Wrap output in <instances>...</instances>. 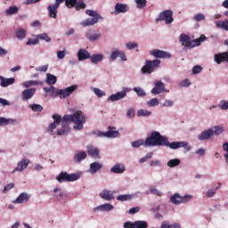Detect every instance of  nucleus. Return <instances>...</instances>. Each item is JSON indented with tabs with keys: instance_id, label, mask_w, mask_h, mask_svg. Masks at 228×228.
<instances>
[{
	"instance_id": "nucleus-51",
	"label": "nucleus",
	"mask_w": 228,
	"mask_h": 228,
	"mask_svg": "<svg viewBox=\"0 0 228 228\" xmlns=\"http://www.w3.org/2000/svg\"><path fill=\"white\" fill-rule=\"evenodd\" d=\"M216 28H219L222 29H228V20H225L224 21H222V20L217 21Z\"/></svg>"
},
{
	"instance_id": "nucleus-36",
	"label": "nucleus",
	"mask_w": 228,
	"mask_h": 228,
	"mask_svg": "<svg viewBox=\"0 0 228 228\" xmlns=\"http://www.w3.org/2000/svg\"><path fill=\"white\" fill-rule=\"evenodd\" d=\"M75 163H81L83 159H86V152L80 151L74 155Z\"/></svg>"
},
{
	"instance_id": "nucleus-56",
	"label": "nucleus",
	"mask_w": 228,
	"mask_h": 228,
	"mask_svg": "<svg viewBox=\"0 0 228 228\" xmlns=\"http://www.w3.org/2000/svg\"><path fill=\"white\" fill-rule=\"evenodd\" d=\"M35 85H38V82L34 80H28V81L23 82L22 86H24V88H29V86H33Z\"/></svg>"
},
{
	"instance_id": "nucleus-57",
	"label": "nucleus",
	"mask_w": 228,
	"mask_h": 228,
	"mask_svg": "<svg viewBox=\"0 0 228 228\" xmlns=\"http://www.w3.org/2000/svg\"><path fill=\"white\" fill-rule=\"evenodd\" d=\"M222 133H224V128L222 126H215L213 129V136L214 134H216V136H218V134H222Z\"/></svg>"
},
{
	"instance_id": "nucleus-50",
	"label": "nucleus",
	"mask_w": 228,
	"mask_h": 228,
	"mask_svg": "<svg viewBox=\"0 0 228 228\" xmlns=\"http://www.w3.org/2000/svg\"><path fill=\"white\" fill-rule=\"evenodd\" d=\"M136 117V110L134 108L130 107L126 110V118H134Z\"/></svg>"
},
{
	"instance_id": "nucleus-8",
	"label": "nucleus",
	"mask_w": 228,
	"mask_h": 228,
	"mask_svg": "<svg viewBox=\"0 0 228 228\" xmlns=\"http://www.w3.org/2000/svg\"><path fill=\"white\" fill-rule=\"evenodd\" d=\"M164 20L166 24H172L174 22V12L172 10H166L159 13V17L156 18V22Z\"/></svg>"
},
{
	"instance_id": "nucleus-11",
	"label": "nucleus",
	"mask_w": 228,
	"mask_h": 228,
	"mask_svg": "<svg viewBox=\"0 0 228 228\" xmlns=\"http://www.w3.org/2000/svg\"><path fill=\"white\" fill-rule=\"evenodd\" d=\"M77 89V85L70 86L65 89H58V95L61 99H65L69 97L70 94H74L75 90Z\"/></svg>"
},
{
	"instance_id": "nucleus-10",
	"label": "nucleus",
	"mask_w": 228,
	"mask_h": 228,
	"mask_svg": "<svg viewBox=\"0 0 228 228\" xmlns=\"http://www.w3.org/2000/svg\"><path fill=\"white\" fill-rule=\"evenodd\" d=\"M124 228H149V223L146 221H135V222H131L127 221L123 225Z\"/></svg>"
},
{
	"instance_id": "nucleus-61",
	"label": "nucleus",
	"mask_w": 228,
	"mask_h": 228,
	"mask_svg": "<svg viewBox=\"0 0 228 228\" xmlns=\"http://www.w3.org/2000/svg\"><path fill=\"white\" fill-rule=\"evenodd\" d=\"M193 75L200 74L202 72V66L200 65H196L192 68L191 70Z\"/></svg>"
},
{
	"instance_id": "nucleus-62",
	"label": "nucleus",
	"mask_w": 228,
	"mask_h": 228,
	"mask_svg": "<svg viewBox=\"0 0 228 228\" xmlns=\"http://www.w3.org/2000/svg\"><path fill=\"white\" fill-rule=\"evenodd\" d=\"M193 20L196 22H200V20H206V16H204V13H198L193 17Z\"/></svg>"
},
{
	"instance_id": "nucleus-21",
	"label": "nucleus",
	"mask_w": 228,
	"mask_h": 228,
	"mask_svg": "<svg viewBox=\"0 0 228 228\" xmlns=\"http://www.w3.org/2000/svg\"><path fill=\"white\" fill-rule=\"evenodd\" d=\"M37 94V89L36 88H28L25 89L21 93V98L22 101L26 102V101H29V99H33V95Z\"/></svg>"
},
{
	"instance_id": "nucleus-60",
	"label": "nucleus",
	"mask_w": 228,
	"mask_h": 228,
	"mask_svg": "<svg viewBox=\"0 0 228 228\" xmlns=\"http://www.w3.org/2000/svg\"><path fill=\"white\" fill-rule=\"evenodd\" d=\"M37 39L45 40V42H51V37H47V34H45V33L37 35Z\"/></svg>"
},
{
	"instance_id": "nucleus-33",
	"label": "nucleus",
	"mask_w": 228,
	"mask_h": 228,
	"mask_svg": "<svg viewBox=\"0 0 228 228\" xmlns=\"http://www.w3.org/2000/svg\"><path fill=\"white\" fill-rule=\"evenodd\" d=\"M127 12V5L124 4H116L114 14L118 15V13H126Z\"/></svg>"
},
{
	"instance_id": "nucleus-29",
	"label": "nucleus",
	"mask_w": 228,
	"mask_h": 228,
	"mask_svg": "<svg viewBox=\"0 0 228 228\" xmlns=\"http://www.w3.org/2000/svg\"><path fill=\"white\" fill-rule=\"evenodd\" d=\"M110 172L112 174H124L126 172V166L122 163H117L110 168Z\"/></svg>"
},
{
	"instance_id": "nucleus-23",
	"label": "nucleus",
	"mask_w": 228,
	"mask_h": 228,
	"mask_svg": "<svg viewBox=\"0 0 228 228\" xmlns=\"http://www.w3.org/2000/svg\"><path fill=\"white\" fill-rule=\"evenodd\" d=\"M179 42L185 47V49H190V45L191 44V37L186 34H181L179 37Z\"/></svg>"
},
{
	"instance_id": "nucleus-3",
	"label": "nucleus",
	"mask_w": 228,
	"mask_h": 228,
	"mask_svg": "<svg viewBox=\"0 0 228 228\" xmlns=\"http://www.w3.org/2000/svg\"><path fill=\"white\" fill-rule=\"evenodd\" d=\"M64 120L73 122V129L75 131H83L85 129V123L86 122V116L81 110H77L73 114L64 115Z\"/></svg>"
},
{
	"instance_id": "nucleus-25",
	"label": "nucleus",
	"mask_w": 228,
	"mask_h": 228,
	"mask_svg": "<svg viewBox=\"0 0 228 228\" xmlns=\"http://www.w3.org/2000/svg\"><path fill=\"white\" fill-rule=\"evenodd\" d=\"M206 40H208V37H206L204 35H201L199 38L191 39V44L189 45L190 49L199 47V45H201L203 42H206Z\"/></svg>"
},
{
	"instance_id": "nucleus-42",
	"label": "nucleus",
	"mask_w": 228,
	"mask_h": 228,
	"mask_svg": "<svg viewBox=\"0 0 228 228\" xmlns=\"http://www.w3.org/2000/svg\"><path fill=\"white\" fill-rule=\"evenodd\" d=\"M132 147L134 149H138L139 147H144L145 148V140L143 139H139L137 141H134L131 143Z\"/></svg>"
},
{
	"instance_id": "nucleus-44",
	"label": "nucleus",
	"mask_w": 228,
	"mask_h": 228,
	"mask_svg": "<svg viewBox=\"0 0 228 228\" xmlns=\"http://www.w3.org/2000/svg\"><path fill=\"white\" fill-rule=\"evenodd\" d=\"M151 115L152 112L145 109H140L139 110H137V117H151Z\"/></svg>"
},
{
	"instance_id": "nucleus-1",
	"label": "nucleus",
	"mask_w": 228,
	"mask_h": 228,
	"mask_svg": "<svg viewBox=\"0 0 228 228\" xmlns=\"http://www.w3.org/2000/svg\"><path fill=\"white\" fill-rule=\"evenodd\" d=\"M148 147H169L173 151L177 149H184L187 152L191 151V147L188 142H173L168 141V137L161 135L159 131H152L145 139V148Z\"/></svg>"
},
{
	"instance_id": "nucleus-53",
	"label": "nucleus",
	"mask_w": 228,
	"mask_h": 228,
	"mask_svg": "<svg viewBox=\"0 0 228 228\" xmlns=\"http://www.w3.org/2000/svg\"><path fill=\"white\" fill-rule=\"evenodd\" d=\"M150 191H151V193H152V195H157V197H162L163 196V192L161 191L158 190L154 186L150 187Z\"/></svg>"
},
{
	"instance_id": "nucleus-47",
	"label": "nucleus",
	"mask_w": 228,
	"mask_h": 228,
	"mask_svg": "<svg viewBox=\"0 0 228 228\" xmlns=\"http://www.w3.org/2000/svg\"><path fill=\"white\" fill-rule=\"evenodd\" d=\"M149 108H154V106H159V100L158 98H153L146 102Z\"/></svg>"
},
{
	"instance_id": "nucleus-58",
	"label": "nucleus",
	"mask_w": 228,
	"mask_h": 228,
	"mask_svg": "<svg viewBox=\"0 0 228 228\" xmlns=\"http://www.w3.org/2000/svg\"><path fill=\"white\" fill-rule=\"evenodd\" d=\"M65 4L67 8H74L77 4V0H66Z\"/></svg>"
},
{
	"instance_id": "nucleus-24",
	"label": "nucleus",
	"mask_w": 228,
	"mask_h": 228,
	"mask_svg": "<svg viewBox=\"0 0 228 228\" xmlns=\"http://www.w3.org/2000/svg\"><path fill=\"white\" fill-rule=\"evenodd\" d=\"M0 126H19V120L15 118H6L4 117H0Z\"/></svg>"
},
{
	"instance_id": "nucleus-18",
	"label": "nucleus",
	"mask_w": 228,
	"mask_h": 228,
	"mask_svg": "<svg viewBox=\"0 0 228 228\" xmlns=\"http://www.w3.org/2000/svg\"><path fill=\"white\" fill-rule=\"evenodd\" d=\"M140 191L135 192L134 194H120L117 196V200L119 202H127L129 200H133V199H136L138 195H140Z\"/></svg>"
},
{
	"instance_id": "nucleus-43",
	"label": "nucleus",
	"mask_w": 228,
	"mask_h": 228,
	"mask_svg": "<svg viewBox=\"0 0 228 228\" xmlns=\"http://www.w3.org/2000/svg\"><path fill=\"white\" fill-rule=\"evenodd\" d=\"M134 92L136 93V95L138 97H145L147 95V93H145V90L140 86H136L133 88Z\"/></svg>"
},
{
	"instance_id": "nucleus-14",
	"label": "nucleus",
	"mask_w": 228,
	"mask_h": 228,
	"mask_svg": "<svg viewBox=\"0 0 228 228\" xmlns=\"http://www.w3.org/2000/svg\"><path fill=\"white\" fill-rule=\"evenodd\" d=\"M99 197L103 200L108 202L115 200V191H109L108 189H103L100 193Z\"/></svg>"
},
{
	"instance_id": "nucleus-54",
	"label": "nucleus",
	"mask_w": 228,
	"mask_h": 228,
	"mask_svg": "<svg viewBox=\"0 0 228 228\" xmlns=\"http://www.w3.org/2000/svg\"><path fill=\"white\" fill-rule=\"evenodd\" d=\"M135 4L139 10H142V8H145V6H147V0H135Z\"/></svg>"
},
{
	"instance_id": "nucleus-26",
	"label": "nucleus",
	"mask_w": 228,
	"mask_h": 228,
	"mask_svg": "<svg viewBox=\"0 0 228 228\" xmlns=\"http://www.w3.org/2000/svg\"><path fill=\"white\" fill-rule=\"evenodd\" d=\"M90 58H92V55L90 54L89 51L85 50L83 48L78 50L77 52L78 61H85V60H90Z\"/></svg>"
},
{
	"instance_id": "nucleus-52",
	"label": "nucleus",
	"mask_w": 228,
	"mask_h": 228,
	"mask_svg": "<svg viewBox=\"0 0 228 228\" xmlns=\"http://www.w3.org/2000/svg\"><path fill=\"white\" fill-rule=\"evenodd\" d=\"M218 107L220 108V110H222L223 111H227L228 110V101L226 100H221Z\"/></svg>"
},
{
	"instance_id": "nucleus-27",
	"label": "nucleus",
	"mask_w": 228,
	"mask_h": 228,
	"mask_svg": "<svg viewBox=\"0 0 228 228\" xmlns=\"http://www.w3.org/2000/svg\"><path fill=\"white\" fill-rule=\"evenodd\" d=\"M31 195L28 194L27 192H21L15 200L12 201L13 204H25L28 202Z\"/></svg>"
},
{
	"instance_id": "nucleus-48",
	"label": "nucleus",
	"mask_w": 228,
	"mask_h": 228,
	"mask_svg": "<svg viewBox=\"0 0 228 228\" xmlns=\"http://www.w3.org/2000/svg\"><path fill=\"white\" fill-rule=\"evenodd\" d=\"M29 108H31L32 111H35L36 113H40V111L44 110V107L37 103L29 105Z\"/></svg>"
},
{
	"instance_id": "nucleus-38",
	"label": "nucleus",
	"mask_w": 228,
	"mask_h": 228,
	"mask_svg": "<svg viewBox=\"0 0 228 228\" xmlns=\"http://www.w3.org/2000/svg\"><path fill=\"white\" fill-rule=\"evenodd\" d=\"M43 90L46 94H52V97H58V89L56 87L51 86L50 87H44Z\"/></svg>"
},
{
	"instance_id": "nucleus-17",
	"label": "nucleus",
	"mask_w": 228,
	"mask_h": 228,
	"mask_svg": "<svg viewBox=\"0 0 228 228\" xmlns=\"http://www.w3.org/2000/svg\"><path fill=\"white\" fill-rule=\"evenodd\" d=\"M214 61L220 65V63H228V52L216 53L214 55Z\"/></svg>"
},
{
	"instance_id": "nucleus-55",
	"label": "nucleus",
	"mask_w": 228,
	"mask_h": 228,
	"mask_svg": "<svg viewBox=\"0 0 228 228\" xmlns=\"http://www.w3.org/2000/svg\"><path fill=\"white\" fill-rule=\"evenodd\" d=\"M154 156V153L152 151L148 152L144 158H142L139 159V163H145L148 161V159H151Z\"/></svg>"
},
{
	"instance_id": "nucleus-6",
	"label": "nucleus",
	"mask_w": 228,
	"mask_h": 228,
	"mask_svg": "<svg viewBox=\"0 0 228 228\" xmlns=\"http://www.w3.org/2000/svg\"><path fill=\"white\" fill-rule=\"evenodd\" d=\"M81 177V175L77 173L69 174L67 172H61L59 175L56 176L58 183H73V181H77Z\"/></svg>"
},
{
	"instance_id": "nucleus-2",
	"label": "nucleus",
	"mask_w": 228,
	"mask_h": 228,
	"mask_svg": "<svg viewBox=\"0 0 228 228\" xmlns=\"http://www.w3.org/2000/svg\"><path fill=\"white\" fill-rule=\"evenodd\" d=\"M52 118L53 119V122L51 123L47 128L50 134L53 136L54 129L58 127L59 124H61V127L57 129L58 136H63L64 134H69V133H70V124L68 120H65V116H63L61 118L60 114H53Z\"/></svg>"
},
{
	"instance_id": "nucleus-40",
	"label": "nucleus",
	"mask_w": 228,
	"mask_h": 228,
	"mask_svg": "<svg viewBox=\"0 0 228 228\" xmlns=\"http://www.w3.org/2000/svg\"><path fill=\"white\" fill-rule=\"evenodd\" d=\"M53 197H55L58 200H61L63 197V191H61V188L60 187H55L53 189Z\"/></svg>"
},
{
	"instance_id": "nucleus-64",
	"label": "nucleus",
	"mask_w": 228,
	"mask_h": 228,
	"mask_svg": "<svg viewBox=\"0 0 228 228\" xmlns=\"http://www.w3.org/2000/svg\"><path fill=\"white\" fill-rule=\"evenodd\" d=\"M12 102H10V101L4 98H0V106H3L4 108L5 106H10Z\"/></svg>"
},
{
	"instance_id": "nucleus-45",
	"label": "nucleus",
	"mask_w": 228,
	"mask_h": 228,
	"mask_svg": "<svg viewBox=\"0 0 228 228\" xmlns=\"http://www.w3.org/2000/svg\"><path fill=\"white\" fill-rule=\"evenodd\" d=\"M91 90L94 92V94H95L96 97H104V95H106V93L102 90H101L100 88L97 87H91Z\"/></svg>"
},
{
	"instance_id": "nucleus-32",
	"label": "nucleus",
	"mask_w": 228,
	"mask_h": 228,
	"mask_svg": "<svg viewBox=\"0 0 228 228\" xmlns=\"http://www.w3.org/2000/svg\"><path fill=\"white\" fill-rule=\"evenodd\" d=\"M58 5H55V4L47 7L49 17H51V19H56V17H58Z\"/></svg>"
},
{
	"instance_id": "nucleus-41",
	"label": "nucleus",
	"mask_w": 228,
	"mask_h": 228,
	"mask_svg": "<svg viewBox=\"0 0 228 228\" xmlns=\"http://www.w3.org/2000/svg\"><path fill=\"white\" fill-rule=\"evenodd\" d=\"M179 165H181V159H172L169 161H167V166L169 168H174L175 167H179Z\"/></svg>"
},
{
	"instance_id": "nucleus-16",
	"label": "nucleus",
	"mask_w": 228,
	"mask_h": 228,
	"mask_svg": "<svg viewBox=\"0 0 228 228\" xmlns=\"http://www.w3.org/2000/svg\"><path fill=\"white\" fill-rule=\"evenodd\" d=\"M199 142H206V140H209L213 138V128H208L201 132L197 135Z\"/></svg>"
},
{
	"instance_id": "nucleus-35",
	"label": "nucleus",
	"mask_w": 228,
	"mask_h": 228,
	"mask_svg": "<svg viewBox=\"0 0 228 228\" xmlns=\"http://www.w3.org/2000/svg\"><path fill=\"white\" fill-rule=\"evenodd\" d=\"M89 59L91 60V62L97 65V63H101V61L104 60V55L102 53H94L91 55Z\"/></svg>"
},
{
	"instance_id": "nucleus-37",
	"label": "nucleus",
	"mask_w": 228,
	"mask_h": 228,
	"mask_svg": "<svg viewBox=\"0 0 228 228\" xmlns=\"http://www.w3.org/2000/svg\"><path fill=\"white\" fill-rule=\"evenodd\" d=\"M58 77L51 73L46 74L45 84L46 85H56Z\"/></svg>"
},
{
	"instance_id": "nucleus-7",
	"label": "nucleus",
	"mask_w": 228,
	"mask_h": 228,
	"mask_svg": "<svg viewBox=\"0 0 228 228\" xmlns=\"http://www.w3.org/2000/svg\"><path fill=\"white\" fill-rule=\"evenodd\" d=\"M161 65L160 60L146 61L145 65L141 69L142 74H152Z\"/></svg>"
},
{
	"instance_id": "nucleus-59",
	"label": "nucleus",
	"mask_w": 228,
	"mask_h": 228,
	"mask_svg": "<svg viewBox=\"0 0 228 228\" xmlns=\"http://www.w3.org/2000/svg\"><path fill=\"white\" fill-rule=\"evenodd\" d=\"M75 8L76 10L79 11V10H85V8H86V4H85V2L80 1L78 3H77L75 4Z\"/></svg>"
},
{
	"instance_id": "nucleus-12",
	"label": "nucleus",
	"mask_w": 228,
	"mask_h": 228,
	"mask_svg": "<svg viewBox=\"0 0 228 228\" xmlns=\"http://www.w3.org/2000/svg\"><path fill=\"white\" fill-rule=\"evenodd\" d=\"M163 92H167L165 83L160 80L155 81L154 87L151 90V94H152V95H159V94H163Z\"/></svg>"
},
{
	"instance_id": "nucleus-46",
	"label": "nucleus",
	"mask_w": 228,
	"mask_h": 228,
	"mask_svg": "<svg viewBox=\"0 0 228 228\" xmlns=\"http://www.w3.org/2000/svg\"><path fill=\"white\" fill-rule=\"evenodd\" d=\"M5 13L7 15H15V13H19V7L17 6H11L5 10Z\"/></svg>"
},
{
	"instance_id": "nucleus-39",
	"label": "nucleus",
	"mask_w": 228,
	"mask_h": 228,
	"mask_svg": "<svg viewBox=\"0 0 228 228\" xmlns=\"http://www.w3.org/2000/svg\"><path fill=\"white\" fill-rule=\"evenodd\" d=\"M160 228H181V224L179 223L170 224L168 221L162 222Z\"/></svg>"
},
{
	"instance_id": "nucleus-22",
	"label": "nucleus",
	"mask_w": 228,
	"mask_h": 228,
	"mask_svg": "<svg viewBox=\"0 0 228 228\" xmlns=\"http://www.w3.org/2000/svg\"><path fill=\"white\" fill-rule=\"evenodd\" d=\"M86 37L88 38V40H90V42H95L101 38V32L94 29H89L87 30Z\"/></svg>"
},
{
	"instance_id": "nucleus-5",
	"label": "nucleus",
	"mask_w": 228,
	"mask_h": 228,
	"mask_svg": "<svg viewBox=\"0 0 228 228\" xmlns=\"http://www.w3.org/2000/svg\"><path fill=\"white\" fill-rule=\"evenodd\" d=\"M86 15H89V17L93 18H88L87 20H83L81 24L84 27L94 26V24H97L101 19H102V16H101V14L97 13V12L94 10H86Z\"/></svg>"
},
{
	"instance_id": "nucleus-30",
	"label": "nucleus",
	"mask_w": 228,
	"mask_h": 228,
	"mask_svg": "<svg viewBox=\"0 0 228 228\" xmlns=\"http://www.w3.org/2000/svg\"><path fill=\"white\" fill-rule=\"evenodd\" d=\"M0 81L2 88H6V86H10V85L15 83V77L5 78L4 77L0 76Z\"/></svg>"
},
{
	"instance_id": "nucleus-49",
	"label": "nucleus",
	"mask_w": 228,
	"mask_h": 228,
	"mask_svg": "<svg viewBox=\"0 0 228 228\" xmlns=\"http://www.w3.org/2000/svg\"><path fill=\"white\" fill-rule=\"evenodd\" d=\"M16 38L18 40H22L23 38H26V30L25 29H18L15 33Z\"/></svg>"
},
{
	"instance_id": "nucleus-31",
	"label": "nucleus",
	"mask_w": 228,
	"mask_h": 228,
	"mask_svg": "<svg viewBox=\"0 0 228 228\" xmlns=\"http://www.w3.org/2000/svg\"><path fill=\"white\" fill-rule=\"evenodd\" d=\"M99 170H102V164L100 162H93L89 166V172L90 174H97Z\"/></svg>"
},
{
	"instance_id": "nucleus-19",
	"label": "nucleus",
	"mask_w": 228,
	"mask_h": 228,
	"mask_svg": "<svg viewBox=\"0 0 228 228\" xmlns=\"http://www.w3.org/2000/svg\"><path fill=\"white\" fill-rule=\"evenodd\" d=\"M29 159H23L20 162H18V166L12 171V174L14 172H24L26 168H28V165H29Z\"/></svg>"
},
{
	"instance_id": "nucleus-20",
	"label": "nucleus",
	"mask_w": 228,
	"mask_h": 228,
	"mask_svg": "<svg viewBox=\"0 0 228 228\" xmlns=\"http://www.w3.org/2000/svg\"><path fill=\"white\" fill-rule=\"evenodd\" d=\"M113 209H115V206H113L110 203H105V204H102V205H99L98 207L94 208L93 211H94V213H99V211L110 212V211H113Z\"/></svg>"
},
{
	"instance_id": "nucleus-15",
	"label": "nucleus",
	"mask_w": 228,
	"mask_h": 228,
	"mask_svg": "<svg viewBox=\"0 0 228 228\" xmlns=\"http://www.w3.org/2000/svg\"><path fill=\"white\" fill-rule=\"evenodd\" d=\"M117 58H121V61H127V58L126 57V53H124V51H120L118 49H114L110 53V59L112 61H115V60H117Z\"/></svg>"
},
{
	"instance_id": "nucleus-34",
	"label": "nucleus",
	"mask_w": 228,
	"mask_h": 228,
	"mask_svg": "<svg viewBox=\"0 0 228 228\" xmlns=\"http://www.w3.org/2000/svg\"><path fill=\"white\" fill-rule=\"evenodd\" d=\"M115 129L113 126H109V131L105 132L106 138H118L120 134Z\"/></svg>"
},
{
	"instance_id": "nucleus-63",
	"label": "nucleus",
	"mask_w": 228,
	"mask_h": 228,
	"mask_svg": "<svg viewBox=\"0 0 228 228\" xmlns=\"http://www.w3.org/2000/svg\"><path fill=\"white\" fill-rule=\"evenodd\" d=\"M13 186H15L14 183H8L4 187L3 193H8V191H10Z\"/></svg>"
},
{
	"instance_id": "nucleus-4",
	"label": "nucleus",
	"mask_w": 228,
	"mask_h": 228,
	"mask_svg": "<svg viewBox=\"0 0 228 228\" xmlns=\"http://www.w3.org/2000/svg\"><path fill=\"white\" fill-rule=\"evenodd\" d=\"M193 199V195L185 194L181 196L178 192L174 193L169 198V202L175 206H179V204H188Z\"/></svg>"
},
{
	"instance_id": "nucleus-13",
	"label": "nucleus",
	"mask_w": 228,
	"mask_h": 228,
	"mask_svg": "<svg viewBox=\"0 0 228 228\" xmlns=\"http://www.w3.org/2000/svg\"><path fill=\"white\" fill-rule=\"evenodd\" d=\"M150 54L151 56H154V58H160V59H165V60H168L170 58H172V54H170L167 52H165L163 50H159V49H155L150 52Z\"/></svg>"
},
{
	"instance_id": "nucleus-28",
	"label": "nucleus",
	"mask_w": 228,
	"mask_h": 228,
	"mask_svg": "<svg viewBox=\"0 0 228 228\" xmlns=\"http://www.w3.org/2000/svg\"><path fill=\"white\" fill-rule=\"evenodd\" d=\"M86 151L88 156H91V158H94V159H97V158H99V148L94 147L92 144H89L86 147Z\"/></svg>"
},
{
	"instance_id": "nucleus-9",
	"label": "nucleus",
	"mask_w": 228,
	"mask_h": 228,
	"mask_svg": "<svg viewBox=\"0 0 228 228\" xmlns=\"http://www.w3.org/2000/svg\"><path fill=\"white\" fill-rule=\"evenodd\" d=\"M127 92H131V88L124 87L121 92H118L116 94H111L108 98V101H111V102H115L117 101H122V99H125V97H126Z\"/></svg>"
}]
</instances>
